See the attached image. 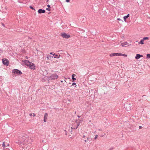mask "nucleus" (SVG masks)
<instances>
[{
	"label": "nucleus",
	"mask_w": 150,
	"mask_h": 150,
	"mask_svg": "<svg viewBox=\"0 0 150 150\" xmlns=\"http://www.w3.org/2000/svg\"><path fill=\"white\" fill-rule=\"evenodd\" d=\"M26 58L27 59H28V57H26Z\"/></svg>",
	"instance_id": "42"
},
{
	"label": "nucleus",
	"mask_w": 150,
	"mask_h": 150,
	"mask_svg": "<svg viewBox=\"0 0 150 150\" xmlns=\"http://www.w3.org/2000/svg\"><path fill=\"white\" fill-rule=\"evenodd\" d=\"M75 76V74H73L72 75V79L73 80L72 81H75V78L74 77Z\"/></svg>",
	"instance_id": "15"
},
{
	"label": "nucleus",
	"mask_w": 150,
	"mask_h": 150,
	"mask_svg": "<svg viewBox=\"0 0 150 150\" xmlns=\"http://www.w3.org/2000/svg\"><path fill=\"white\" fill-rule=\"evenodd\" d=\"M118 54H119V53H111L110 54V57H113L115 56H118Z\"/></svg>",
	"instance_id": "11"
},
{
	"label": "nucleus",
	"mask_w": 150,
	"mask_h": 150,
	"mask_svg": "<svg viewBox=\"0 0 150 150\" xmlns=\"http://www.w3.org/2000/svg\"><path fill=\"white\" fill-rule=\"evenodd\" d=\"M73 129H75V128H73ZM72 129H73V128H72V127H71V129H70L69 130V132H72Z\"/></svg>",
	"instance_id": "20"
},
{
	"label": "nucleus",
	"mask_w": 150,
	"mask_h": 150,
	"mask_svg": "<svg viewBox=\"0 0 150 150\" xmlns=\"http://www.w3.org/2000/svg\"><path fill=\"white\" fill-rule=\"evenodd\" d=\"M117 20H118V21H120V20H121V19H120V18H118L117 19Z\"/></svg>",
	"instance_id": "38"
},
{
	"label": "nucleus",
	"mask_w": 150,
	"mask_h": 150,
	"mask_svg": "<svg viewBox=\"0 0 150 150\" xmlns=\"http://www.w3.org/2000/svg\"><path fill=\"white\" fill-rule=\"evenodd\" d=\"M58 76L57 75V74L54 73V74H51L50 76H49L48 78V81L49 82V80H55L57 79Z\"/></svg>",
	"instance_id": "1"
},
{
	"label": "nucleus",
	"mask_w": 150,
	"mask_h": 150,
	"mask_svg": "<svg viewBox=\"0 0 150 150\" xmlns=\"http://www.w3.org/2000/svg\"><path fill=\"white\" fill-rule=\"evenodd\" d=\"M98 135H96L95 136V137L94 138V139H96L98 137Z\"/></svg>",
	"instance_id": "30"
},
{
	"label": "nucleus",
	"mask_w": 150,
	"mask_h": 150,
	"mask_svg": "<svg viewBox=\"0 0 150 150\" xmlns=\"http://www.w3.org/2000/svg\"><path fill=\"white\" fill-rule=\"evenodd\" d=\"M45 11L42 9H39L38 11V13L39 14L44 13L45 12Z\"/></svg>",
	"instance_id": "7"
},
{
	"label": "nucleus",
	"mask_w": 150,
	"mask_h": 150,
	"mask_svg": "<svg viewBox=\"0 0 150 150\" xmlns=\"http://www.w3.org/2000/svg\"><path fill=\"white\" fill-rule=\"evenodd\" d=\"M142 126H140L139 127V129H142Z\"/></svg>",
	"instance_id": "35"
},
{
	"label": "nucleus",
	"mask_w": 150,
	"mask_h": 150,
	"mask_svg": "<svg viewBox=\"0 0 150 150\" xmlns=\"http://www.w3.org/2000/svg\"><path fill=\"white\" fill-rule=\"evenodd\" d=\"M3 64L6 66H8L9 64V61L5 58L3 59L2 60Z\"/></svg>",
	"instance_id": "5"
},
{
	"label": "nucleus",
	"mask_w": 150,
	"mask_h": 150,
	"mask_svg": "<svg viewBox=\"0 0 150 150\" xmlns=\"http://www.w3.org/2000/svg\"><path fill=\"white\" fill-rule=\"evenodd\" d=\"M80 121L81 120H79V121H78L77 120H76V123H78V122H79V123L77 125V126L76 127V129H77V128L79 126V124L80 123Z\"/></svg>",
	"instance_id": "16"
},
{
	"label": "nucleus",
	"mask_w": 150,
	"mask_h": 150,
	"mask_svg": "<svg viewBox=\"0 0 150 150\" xmlns=\"http://www.w3.org/2000/svg\"><path fill=\"white\" fill-rule=\"evenodd\" d=\"M61 36L63 38L66 39L69 38L70 37V35H68L65 33H61Z\"/></svg>",
	"instance_id": "3"
},
{
	"label": "nucleus",
	"mask_w": 150,
	"mask_h": 150,
	"mask_svg": "<svg viewBox=\"0 0 150 150\" xmlns=\"http://www.w3.org/2000/svg\"><path fill=\"white\" fill-rule=\"evenodd\" d=\"M29 8L31 9L34 10L35 11V9L34 8H33L32 6H29Z\"/></svg>",
	"instance_id": "24"
},
{
	"label": "nucleus",
	"mask_w": 150,
	"mask_h": 150,
	"mask_svg": "<svg viewBox=\"0 0 150 150\" xmlns=\"http://www.w3.org/2000/svg\"><path fill=\"white\" fill-rule=\"evenodd\" d=\"M146 58H147V59L150 58V54H146Z\"/></svg>",
	"instance_id": "21"
},
{
	"label": "nucleus",
	"mask_w": 150,
	"mask_h": 150,
	"mask_svg": "<svg viewBox=\"0 0 150 150\" xmlns=\"http://www.w3.org/2000/svg\"><path fill=\"white\" fill-rule=\"evenodd\" d=\"M52 58L53 57V56H51V55H49L47 56V59H50L51 58Z\"/></svg>",
	"instance_id": "18"
},
{
	"label": "nucleus",
	"mask_w": 150,
	"mask_h": 150,
	"mask_svg": "<svg viewBox=\"0 0 150 150\" xmlns=\"http://www.w3.org/2000/svg\"><path fill=\"white\" fill-rule=\"evenodd\" d=\"M118 56L126 57L127 56V55L126 54H122V53H119V54H118Z\"/></svg>",
	"instance_id": "14"
},
{
	"label": "nucleus",
	"mask_w": 150,
	"mask_h": 150,
	"mask_svg": "<svg viewBox=\"0 0 150 150\" xmlns=\"http://www.w3.org/2000/svg\"><path fill=\"white\" fill-rule=\"evenodd\" d=\"M48 1H49V0H47V2H48Z\"/></svg>",
	"instance_id": "45"
},
{
	"label": "nucleus",
	"mask_w": 150,
	"mask_h": 150,
	"mask_svg": "<svg viewBox=\"0 0 150 150\" xmlns=\"http://www.w3.org/2000/svg\"><path fill=\"white\" fill-rule=\"evenodd\" d=\"M143 56L142 55L139 54H136V56L135 57V58L136 59H139L141 57H143Z\"/></svg>",
	"instance_id": "10"
},
{
	"label": "nucleus",
	"mask_w": 150,
	"mask_h": 150,
	"mask_svg": "<svg viewBox=\"0 0 150 150\" xmlns=\"http://www.w3.org/2000/svg\"><path fill=\"white\" fill-rule=\"evenodd\" d=\"M2 25L4 26H5V25H4V24L3 23H2Z\"/></svg>",
	"instance_id": "39"
},
{
	"label": "nucleus",
	"mask_w": 150,
	"mask_h": 150,
	"mask_svg": "<svg viewBox=\"0 0 150 150\" xmlns=\"http://www.w3.org/2000/svg\"><path fill=\"white\" fill-rule=\"evenodd\" d=\"M53 57L54 56V58H57V57H58V55L57 54H55L54 53L53 54Z\"/></svg>",
	"instance_id": "19"
},
{
	"label": "nucleus",
	"mask_w": 150,
	"mask_h": 150,
	"mask_svg": "<svg viewBox=\"0 0 150 150\" xmlns=\"http://www.w3.org/2000/svg\"><path fill=\"white\" fill-rule=\"evenodd\" d=\"M64 131L65 132V134L66 135H67V131L66 130H64Z\"/></svg>",
	"instance_id": "29"
},
{
	"label": "nucleus",
	"mask_w": 150,
	"mask_h": 150,
	"mask_svg": "<svg viewBox=\"0 0 150 150\" xmlns=\"http://www.w3.org/2000/svg\"><path fill=\"white\" fill-rule=\"evenodd\" d=\"M60 56H61L59 54V56L58 55V57H57V58H59V57H60Z\"/></svg>",
	"instance_id": "36"
},
{
	"label": "nucleus",
	"mask_w": 150,
	"mask_h": 150,
	"mask_svg": "<svg viewBox=\"0 0 150 150\" xmlns=\"http://www.w3.org/2000/svg\"><path fill=\"white\" fill-rule=\"evenodd\" d=\"M75 85V82H74L72 83V86H74Z\"/></svg>",
	"instance_id": "32"
},
{
	"label": "nucleus",
	"mask_w": 150,
	"mask_h": 150,
	"mask_svg": "<svg viewBox=\"0 0 150 150\" xmlns=\"http://www.w3.org/2000/svg\"><path fill=\"white\" fill-rule=\"evenodd\" d=\"M46 10L47 11H50L51 10L50 8H46Z\"/></svg>",
	"instance_id": "26"
},
{
	"label": "nucleus",
	"mask_w": 150,
	"mask_h": 150,
	"mask_svg": "<svg viewBox=\"0 0 150 150\" xmlns=\"http://www.w3.org/2000/svg\"><path fill=\"white\" fill-rule=\"evenodd\" d=\"M6 146L5 142H3L2 144V146L5 147Z\"/></svg>",
	"instance_id": "28"
},
{
	"label": "nucleus",
	"mask_w": 150,
	"mask_h": 150,
	"mask_svg": "<svg viewBox=\"0 0 150 150\" xmlns=\"http://www.w3.org/2000/svg\"><path fill=\"white\" fill-rule=\"evenodd\" d=\"M81 136L82 137L83 139H84L86 137H87L86 135H84V134H83L82 136H81Z\"/></svg>",
	"instance_id": "22"
},
{
	"label": "nucleus",
	"mask_w": 150,
	"mask_h": 150,
	"mask_svg": "<svg viewBox=\"0 0 150 150\" xmlns=\"http://www.w3.org/2000/svg\"><path fill=\"white\" fill-rule=\"evenodd\" d=\"M131 45V44H130L129 45L127 46H129L130 45Z\"/></svg>",
	"instance_id": "41"
},
{
	"label": "nucleus",
	"mask_w": 150,
	"mask_h": 150,
	"mask_svg": "<svg viewBox=\"0 0 150 150\" xmlns=\"http://www.w3.org/2000/svg\"><path fill=\"white\" fill-rule=\"evenodd\" d=\"M48 116V114L47 113H45L44 116V121L45 122L47 121V119Z\"/></svg>",
	"instance_id": "9"
},
{
	"label": "nucleus",
	"mask_w": 150,
	"mask_h": 150,
	"mask_svg": "<svg viewBox=\"0 0 150 150\" xmlns=\"http://www.w3.org/2000/svg\"><path fill=\"white\" fill-rule=\"evenodd\" d=\"M22 62H23L27 66H29V64H30L31 62H30L28 60H24Z\"/></svg>",
	"instance_id": "8"
},
{
	"label": "nucleus",
	"mask_w": 150,
	"mask_h": 150,
	"mask_svg": "<svg viewBox=\"0 0 150 150\" xmlns=\"http://www.w3.org/2000/svg\"><path fill=\"white\" fill-rule=\"evenodd\" d=\"M82 140L84 141L85 143L86 142L90 143L92 140V139L91 137H86L85 138L82 139Z\"/></svg>",
	"instance_id": "4"
},
{
	"label": "nucleus",
	"mask_w": 150,
	"mask_h": 150,
	"mask_svg": "<svg viewBox=\"0 0 150 150\" xmlns=\"http://www.w3.org/2000/svg\"><path fill=\"white\" fill-rule=\"evenodd\" d=\"M129 16V14H128L127 16H125L123 18L124 19V21L126 22V19Z\"/></svg>",
	"instance_id": "12"
},
{
	"label": "nucleus",
	"mask_w": 150,
	"mask_h": 150,
	"mask_svg": "<svg viewBox=\"0 0 150 150\" xmlns=\"http://www.w3.org/2000/svg\"><path fill=\"white\" fill-rule=\"evenodd\" d=\"M98 130H99V131H101V129H98Z\"/></svg>",
	"instance_id": "44"
},
{
	"label": "nucleus",
	"mask_w": 150,
	"mask_h": 150,
	"mask_svg": "<svg viewBox=\"0 0 150 150\" xmlns=\"http://www.w3.org/2000/svg\"><path fill=\"white\" fill-rule=\"evenodd\" d=\"M66 1L67 2H69L70 0H66Z\"/></svg>",
	"instance_id": "34"
},
{
	"label": "nucleus",
	"mask_w": 150,
	"mask_h": 150,
	"mask_svg": "<svg viewBox=\"0 0 150 150\" xmlns=\"http://www.w3.org/2000/svg\"><path fill=\"white\" fill-rule=\"evenodd\" d=\"M12 73L14 74L13 75V76L16 75H17L20 76L22 74V73L21 71L17 69H13L12 71Z\"/></svg>",
	"instance_id": "2"
},
{
	"label": "nucleus",
	"mask_w": 150,
	"mask_h": 150,
	"mask_svg": "<svg viewBox=\"0 0 150 150\" xmlns=\"http://www.w3.org/2000/svg\"><path fill=\"white\" fill-rule=\"evenodd\" d=\"M50 54H52V55H53V52H51V53H50Z\"/></svg>",
	"instance_id": "37"
},
{
	"label": "nucleus",
	"mask_w": 150,
	"mask_h": 150,
	"mask_svg": "<svg viewBox=\"0 0 150 150\" xmlns=\"http://www.w3.org/2000/svg\"><path fill=\"white\" fill-rule=\"evenodd\" d=\"M0 51H1L2 52V50H1V49H0Z\"/></svg>",
	"instance_id": "43"
},
{
	"label": "nucleus",
	"mask_w": 150,
	"mask_h": 150,
	"mask_svg": "<svg viewBox=\"0 0 150 150\" xmlns=\"http://www.w3.org/2000/svg\"><path fill=\"white\" fill-rule=\"evenodd\" d=\"M7 146H9V144H8L7 145Z\"/></svg>",
	"instance_id": "46"
},
{
	"label": "nucleus",
	"mask_w": 150,
	"mask_h": 150,
	"mask_svg": "<svg viewBox=\"0 0 150 150\" xmlns=\"http://www.w3.org/2000/svg\"><path fill=\"white\" fill-rule=\"evenodd\" d=\"M78 117L79 118L80 117H81V116H79L78 115H77Z\"/></svg>",
	"instance_id": "40"
},
{
	"label": "nucleus",
	"mask_w": 150,
	"mask_h": 150,
	"mask_svg": "<svg viewBox=\"0 0 150 150\" xmlns=\"http://www.w3.org/2000/svg\"><path fill=\"white\" fill-rule=\"evenodd\" d=\"M79 29V28H76V31L77 30H78Z\"/></svg>",
	"instance_id": "33"
},
{
	"label": "nucleus",
	"mask_w": 150,
	"mask_h": 150,
	"mask_svg": "<svg viewBox=\"0 0 150 150\" xmlns=\"http://www.w3.org/2000/svg\"><path fill=\"white\" fill-rule=\"evenodd\" d=\"M29 115L30 116H35V114L34 113H30V114Z\"/></svg>",
	"instance_id": "23"
},
{
	"label": "nucleus",
	"mask_w": 150,
	"mask_h": 150,
	"mask_svg": "<svg viewBox=\"0 0 150 150\" xmlns=\"http://www.w3.org/2000/svg\"><path fill=\"white\" fill-rule=\"evenodd\" d=\"M47 6L48 8H51L50 6V5L48 4Z\"/></svg>",
	"instance_id": "31"
},
{
	"label": "nucleus",
	"mask_w": 150,
	"mask_h": 150,
	"mask_svg": "<svg viewBox=\"0 0 150 150\" xmlns=\"http://www.w3.org/2000/svg\"><path fill=\"white\" fill-rule=\"evenodd\" d=\"M127 44H128V43L126 42L122 43L121 44V45L122 46V47H124V46L126 47V45H127Z\"/></svg>",
	"instance_id": "13"
},
{
	"label": "nucleus",
	"mask_w": 150,
	"mask_h": 150,
	"mask_svg": "<svg viewBox=\"0 0 150 150\" xmlns=\"http://www.w3.org/2000/svg\"><path fill=\"white\" fill-rule=\"evenodd\" d=\"M28 65V66L31 69L34 70L35 69V66L34 63L31 62L30 64H29Z\"/></svg>",
	"instance_id": "6"
},
{
	"label": "nucleus",
	"mask_w": 150,
	"mask_h": 150,
	"mask_svg": "<svg viewBox=\"0 0 150 150\" xmlns=\"http://www.w3.org/2000/svg\"><path fill=\"white\" fill-rule=\"evenodd\" d=\"M144 40L143 39H142V40H141L140 42H139V43L140 44L142 45L143 44H144Z\"/></svg>",
	"instance_id": "17"
},
{
	"label": "nucleus",
	"mask_w": 150,
	"mask_h": 150,
	"mask_svg": "<svg viewBox=\"0 0 150 150\" xmlns=\"http://www.w3.org/2000/svg\"><path fill=\"white\" fill-rule=\"evenodd\" d=\"M114 149V148L113 146L111 147L109 149V150H113V149Z\"/></svg>",
	"instance_id": "27"
},
{
	"label": "nucleus",
	"mask_w": 150,
	"mask_h": 150,
	"mask_svg": "<svg viewBox=\"0 0 150 150\" xmlns=\"http://www.w3.org/2000/svg\"><path fill=\"white\" fill-rule=\"evenodd\" d=\"M149 39V38L147 37H145L144 38H143V39L144 40H146Z\"/></svg>",
	"instance_id": "25"
}]
</instances>
